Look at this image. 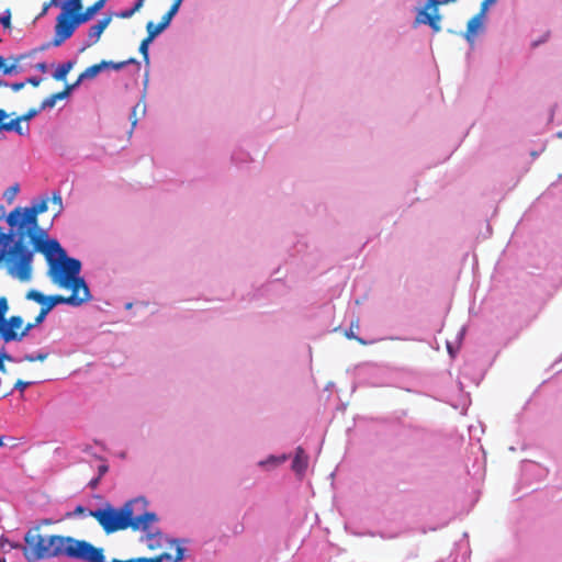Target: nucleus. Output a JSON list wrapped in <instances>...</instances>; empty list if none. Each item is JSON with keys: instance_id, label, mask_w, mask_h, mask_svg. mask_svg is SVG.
<instances>
[{"instance_id": "obj_1", "label": "nucleus", "mask_w": 562, "mask_h": 562, "mask_svg": "<svg viewBox=\"0 0 562 562\" xmlns=\"http://www.w3.org/2000/svg\"><path fill=\"white\" fill-rule=\"evenodd\" d=\"M24 541L23 554L29 562L61 555L80 561L97 558L90 542L57 535L45 537L40 533V528L30 529Z\"/></svg>"}, {"instance_id": "obj_2", "label": "nucleus", "mask_w": 562, "mask_h": 562, "mask_svg": "<svg viewBox=\"0 0 562 562\" xmlns=\"http://www.w3.org/2000/svg\"><path fill=\"white\" fill-rule=\"evenodd\" d=\"M146 505L144 498H136L126 502L120 508L106 504L102 508L91 510L89 515L99 522L108 535L128 528L134 531H146L153 522L157 521L156 514L147 512Z\"/></svg>"}, {"instance_id": "obj_3", "label": "nucleus", "mask_w": 562, "mask_h": 562, "mask_svg": "<svg viewBox=\"0 0 562 562\" xmlns=\"http://www.w3.org/2000/svg\"><path fill=\"white\" fill-rule=\"evenodd\" d=\"M44 236V233L37 234L36 231H32V227H26L25 232H20L14 244H10L9 260L16 261L20 280L26 281L31 278V262L34 251L42 252L49 267L59 258L65 257L66 251L60 244L56 239H45Z\"/></svg>"}, {"instance_id": "obj_4", "label": "nucleus", "mask_w": 562, "mask_h": 562, "mask_svg": "<svg viewBox=\"0 0 562 562\" xmlns=\"http://www.w3.org/2000/svg\"><path fill=\"white\" fill-rule=\"evenodd\" d=\"M82 10V0H65L61 13L56 19L55 35L52 42L33 49V53L43 52L50 46H60L71 37L76 29L81 24L75 13Z\"/></svg>"}, {"instance_id": "obj_5", "label": "nucleus", "mask_w": 562, "mask_h": 562, "mask_svg": "<svg viewBox=\"0 0 562 562\" xmlns=\"http://www.w3.org/2000/svg\"><path fill=\"white\" fill-rule=\"evenodd\" d=\"M9 311V303L5 296H0V339L4 344L12 341H22L29 333L37 326L34 322L24 325V321L19 315L5 318Z\"/></svg>"}, {"instance_id": "obj_6", "label": "nucleus", "mask_w": 562, "mask_h": 562, "mask_svg": "<svg viewBox=\"0 0 562 562\" xmlns=\"http://www.w3.org/2000/svg\"><path fill=\"white\" fill-rule=\"evenodd\" d=\"M80 270L81 262L65 254L64 258H59L49 267V276L53 282L60 288H75L77 281H85L83 278L79 277Z\"/></svg>"}, {"instance_id": "obj_7", "label": "nucleus", "mask_w": 562, "mask_h": 562, "mask_svg": "<svg viewBox=\"0 0 562 562\" xmlns=\"http://www.w3.org/2000/svg\"><path fill=\"white\" fill-rule=\"evenodd\" d=\"M48 209V201L42 200L34 204L32 207H26L22 212L20 207L14 209L10 212L7 217V222L10 227H16V234L25 232L26 227H32V231L37 229V215L46 212Z\"/></svg>"}, {"instance_id": "obj_8", "label": "nucleus", "mask_w": 562, "mask_h": 562, "mask_svg": "<svg viewBox=\"0 0 562 562\" xmlns=\"http://www.w3.org/2000/svg\"><path fill=\"white\" fill-rule=\"evenodd\" d=\"M71 289V295L64 296L59 294L49 295L50 306L55 307L58 304H68L72 306H80L91 299L89 288L86 281H77L75 288Z\"/></svg>"}, {"instance_id": "obj_9", "label": "nucleus", "mask_w": 562, "mask_h": 562, "mask_svg": "<svg viewBox=\"0 0 562 562\" xmlns=\"http://www.w3.org/2000/svg\"><path fill=\"white\" fill-rule=\"evenodd\" d=\"M13 241V233H0V263L4 262L8 272L18 278L19 267L16 261L9 260L10 258V244Z\"/></svg>"}, {"instance_id": "obj_10", "label": "nucleus", "mask_w": 562, "mask_h": 562, "mask_svg": "<svg viewBox=\"0 0 562 562\" xmlns=\"http://www.w3.org/2000/svg\"><path fill=\"white\" fill-rule=\"evenodd\" d=\"M8 119L9 114L4 110L0 109V132H15L19 135H25L29 133V125H26V127L23 128L21 124L22 119L20 116L11 119L10 121H8V123H3V120Z\"/></svg>"}, {"instance_id": "obj_11", "label": "nucleus", "mask_w": 562, "mask_h": 562, "mask_svg": "<svg viewBox=\"0 0 562 562\" xmlns=\"http://www.w3.org/2000/svg\"><path fill=\"white\" fill-rule=\"evenodd\" d=\"M113 18V14H108L104 18H102L100 21H98L95 24L90 26L88 37L91 40V44H95L101 34L104 32V30L109 26Z\"/></svg>"}, {"instance_id": "obj_12", "label": "nucleus", "mask_w": 562, "mask_h": 562, "mask_svg": "<svg viewBox=\"0 0 562 562\" xmlns=\"http://www.w3.org/2000/svg\"><path fill=\"white\" fill-rule=\"evenodd\" d=\"M25 299L38 303L41 305V312L45 313L46 315L54 308L50 306V297L44 295L37 290L32 289L27 291Z\"/></svg>"}, {"instance_id": "obj_13", "label": "nucleus", "mask_w": 562, "mask_h": 562, "mask_svg": "<svg viewBox=\"0 0 562 562\" xmlns=\"http://www.w3.org/2000/svg\"><path fill=\"white\" fill-rule=\"evenodd\" d=\"M33 54L34 53L32 50L29 54H21V55H16V56H11L10 57V60H12L11 65H7L4 58L2 56H0V70H2V72L4 75H10V74H13V72H18L19 71L18 66H19L20 61H22L26 57L32 56Z\"/></svg>"}, {"instance_id": "obj_14", "label": "nucleus", "mask_w": 562, "mask_h": 562, "mask_svg": "<svg viewBox=\"0 0 562 562\" xmlns=\"http://www.w3.org/2000/svg\"><path fill=\"white\" fill-rule=\"evenodd\" d=\"M308 465V457L302 447H297L292 462V469L295 473L302 475Z\"/></svg>"}, {"instance_id": "obj_15", "label": "nucleus", "mask_w": 562, "mask_h": 562, "mask_svg": "<svg viewBox=\"0 0 562 562\" xmlns=\"http://www.w3.org/2000/svg\"><path fill=\"white\" fill-rule=\"evenodd\" d=\"M108 68L106 60H102L99 64H94L88 68H86L78 77V79L75 81L78 86L80 82H82L86 79H93L95 78L103 69Z\"/></svg>"}, {"instance_id": "obj_16", "label": "nucleus", "mask_w": 562, "mask_h": 562, "mask_svg": "<svg viewBox=\"0 0 562 562\" xmlns=\"http://www.w3.org/2000/svg\"><path fill=\"white\" fill-rule=\"evenodd\" d=\"M484 14H485V12H482V9H481L480 12L476 15H474L472 19H470V21L468 22L465 38L469 42L472 41V35L475 34L479 29H481Z\"/></svg>"}, {"instance_id": "obj_17", "label": "nucleus", "mask_w": 562, "mask_h": 562, "mask_svg": "<svg viewBox=\"0 0 562 562\" xmlns=\"http://www.w3.org/2000/svg\"><path fill=\"white\" fill-rule=\"evenodd\" d=\"M182 2H183V0H172L171 7L162 15V18H161L159 23H160L161 26H164L165 30L170 25L171 20L178 13Z\"/></svg>"}, {"instance_id": "obj_18", "label": "nucleus", "mask_w": 562, "mask_h": 562, "mask_svg": "<svg viewBox=\"0 0 562 562\" xmlns=\"http://www.w3.org/2000/svg\"><path fill=\"white\" fill-rule=\"evenodd\" d=\"M182 2H183V0H172L171 7L162 15V18H161L159 23H160L161 26H164L165 30L170 25L171 20L178 13Z\"/></svg>"}, {"instance_id": "obj_19", "label": "nucleus", "mask_w": 562, "mask_h": 562, "mask_svg": "<svg viewBox=\"0 0 562 562\" xmlns=\"http://www.w3.org/2000/svg\"><path fill=\"white\" fill-rule=\"evenodd\" d=\"M102 9V3L100 1H95L92 5L88 7L86 11H77L75 15L79 20V22L86 23L89 21L98 11Z\"/></svg>"}, {"instance_id": "obj_20", "label": "nucleus", "mask_w": 562, "mask_h": 562, "mask_svg": "<svg viewBox=\"0 0 562 562\" xmlns=\"http://www.w3.org/2000/svg\"><path fill=\"white\" fill-rule=\"evenodd\" d=\"M75 63L69 60L66 61L57 67L55 72L53 74V78L57 81H64L66 80L67 75L72 69Z\"/></svg>"}, {"instance_id": "obj_21", "label": "nucleus", "mask_w": 562, "mask_h": 562, "mask_svg": "<svg viewBox=\"0 0 562 562\" xmlns=\"http://www.w3.org/2000/svg\"><path fill=\"white\" fill-rule=\"evenodd\" d=\"M147 36L149 40L154 41L161 32L165 31L164 26L160 23H154L153 21L147 22L146 24Z\"/></svg>"}, {"instance_id": "obj_22", "label": "nucleus", "mask_w": 562, "mask_h": 562, "mask_svg": "<svg viewBox=\"0 0 562 562\" xmlns=\"http://www.w3.org/2000/svg\"><path fill=\"white\" fill-rule=\"evenodd\" d=\"M353 328H359V323H358V321H356V322H352V323H351V326H350L349 330H347V331H346V334H345V335H346V337H347L348 339H355V340H357V341H358L359 344H361V345H367V341H366V340H363L362 338H360V337H358V336H356V335H355V333H353Z\"/></svg>"}, {"instance_id": "obj_23", "label": "nucleus", "mask_w": 562, "mask_h": 562, "mask_svg": "<svg viewBox=\"0 0 562 562\" xmlns=\"http://www.w3.org/2000/svg\"><path fill=\"white\" fill-rule=\"evenodd\" d=\"M153 41L148 37H145L139 45V53L142 54L144 60L146 64L149 63V55H148V46Z\"/></svg>"}, {"instance_id": "obj_24", "label": "nucleus", "mask_w": 562, "mask_h": 562, "mask_svg": "<svg viewBox=\"0 0 562 562\" xmlns=\"http://www.w3.org/2000/svg\"><path fill=\"white\" fill-rule=\"evenodd\" d=\"M106 64H108V68H112L114 70H120V69L124 68L128 64H138V63H137V60L135 58H130L127 60L120 61V63H114V61H108L106 60Z\"/></svg>"}, {"instance_id": "obj_25", "label": "nucleus", "mask_w": 562, "mask_h": 562, "mask_svg": "<svg viewBox=\"0 0 562 562\" xmlns=\"http://www.w3.org/2000/svg\"><path fill=\"white\" fill-rule=\"evenodd\" d=\"M76 87H78V85L76 82H74L71 85H67L63 91L53 93V95L56 99V101L63 100V99L67 98L69 95L70 91L72 89H75Z\"/></svg>"}, {"instance_id": "obj_26", "label": "nucleus", "mask_w": 562, "mask_h": 562, "mask_svg": "<svg viewBox=\"0 0 562 562\" xmlns=\"http://www.w3.org/2000/svg\"><path fill=\"white\" fill-rule=\"evenodd\" d=\"M4 361H13L11 355H9L4 347L0 348V371L5 372L7 368L4 366Z\"/></svg>"}, {"instance_id": "obj_27", "label": "nucleus", "mask_w": 562, "mask_h": 562, "mask_svg": "<svg viewBox=\"0 0 562 562\" xmlns=\"http://www.w3.org/2000/svg\"><path fill=\"white\" fill-rule=\"evenodd\" d=\"M19 192V184H13L10 188H8L4 192V198L9 203H12V201L15 199L16 194Z\"/></svg>"}, {"instance_id": "obj_28", "label": "nucleus", "mask_w": 562, "mask_h": 562, "mask_svg": "<svg viewBox=\"0 0 562 562\" xmlns=\"http://www.w3.org/2000/svg\"><path fill=\"white\" fill-rule=\"evenodd\" d=\"M48 357V353H37V355H25L24 360L27 362H35V361H44Z\"/></svg>"}, {"instance_id": "obj_29", "label": "nucleus", "mask_w": 562, "mask_h": 562, "mask_svg": "<svg viewBox=\"0 0 562 562\" xmlns=\"http://www.w3.org/2000/svg\"><path fill=\"white\" fill-rule=\"evenodd\" d=\"M56 99L54 98L53 94H50L49 97H47L45 100H43L41 106H40V110H45L47 108H53L55 104H56Z\"/></svg>"}, {"instance_id": "obj_30", "label": "nucleus", "mask_w": 562, "mask_h": 562, "mask_svg": "<svg viewBox=\"0 0 562 562\" xmlns=\"http://www.w3.org/2000/svg\"><path fill=\"white\" fill-rule=\"evenodd\" d=\"M135 14L134 10L131 8V9H127V10H123V11H120V12H116L114 13V15L117 18V19H130L132 18L133 15Z\"/></svg>"}, {"instance_id": "obj_31", "label": "nucleus", "mask_w": 562, "mask_h": 562, "mask_svg": "<svg viewBox=\"0 0 562 562\" xmlns=\"http://www.w3.org/2000/svg\"><path fill=\"white\" fill-rule=\"evenodd\" d=\"M40 112V109H30L25 114L21 115L20 117L22 119V121H29L36 116Z\"/></svg>"}, {"instance_id": "obj_32", "label": "nucleus", "mask_w": 562, "mask_h": 562, "mask_svg": "<svg viewBox=\"0 0 562 562\" xmlns=\"http://www.w3.org/2000/svg\"><path fill=\"white\" fill-rule=\"evenodd\" d=\"M31 384H32V382H27V381H23V380H18L15 382V384H14V387L23 392Z\"/></svg>"}, {"instance_id": "obj_33", "label": "nucleus", "mask_w": 562, "mask_h": 562, "mask_svg": "<svg viewBox=\"0 0 562 562\" xmlns=\"http://www.w3.org/2000/svg\"><path fill=\"white\" fill-rule=\"evenodd\" d=\"M52 203L55 204L58 207V211L61 209V196L59 193H54L52 198Z\"/></svg>"}, {"instance_id": "obj_34", "label": "nucleus", "mask_w": 562, "mask_h": 562, "mask_svg": "<svg viewBox=\"0 0 562 562\" xmlns=\"http://www.w3.org/2000/svg\"><path fill=\"white\" fill-rule=\"evenodd\" d=\"M65 1L61 0H49L46 2V9H49L50 7H60L64 4Z\"/></svg>"}, {"instance_id": "obj_35", "label": "nucleus", "mask_w": 562, "mask_h": 562, "mask_svg": "<svg viewBox=\"0 0 562 562\" xmlns=\"http://www.w3.org/2000/svg\"><path fill=\"white\" fill-rule=\"evenodd\" d=\"M497 0H483L481 3L482 12H486L487 8L494 4Z\"/></svg>"}, {"instance_id": "obj_36", "label": "nucleus", "mask_w": 562, "mask_h": 562, "mask_svg": "<svg viewBox=\"0 0 562 562\" xmlns=\"http://www.w3.org/2000/svg\"><path fill=\"white\" fill-rule=\"evenodd\" d=\"M26 82H14V83H11L10 85V88L13 90V91H20L21 89H23L25 87Z\"/></svg>"}, {"instance_id": "obj_37", "label": "nucleus", "mask_w": 562, "mask_h": 562, "mask_svg": "<svg viewBox=\"0 0 562 562\" xmlns=\"http://www.w3.org/2000/svg\"><path fill=\"white\" fill-rule=\"evenodd\" d=\"M0 22L2 23V25L4 27H10L11 26V16H10V13L5 16H2L0 18Z\"/></svg>"}, {"instance_id": "obj_38", "label": "nucleus", "mask_w": 562, "mask_h": 562, "mask_svg": "<svg viewBox=\"0 0 562 562\" xmlns=\"http://www.w3.org/2000/svg\"><path fill=\"white\" fill-rule=\"evenodd\" d=\"M41 81H42L41 78L31 77V78L26 79L25 82L32 85L33 87H37V86H40Z\"/></svg>"}, {"instance_id": "obj_39", "label": "nucleus", "mask_w": 562, "mask_h": 562, "mask_svg": "<svg viewBox=\"0 0 562 562\" xmlns=\"http://www.w3.org/2000/svg\"><path fill=\"white\" fill-rule=\"evenodd\" d=\"M137 106H138V104L133 108L132 114L130 116V120L132 122V128H134L136 126V123H137V119H136V109H137Z\"/></svg>"}, {"instance_id": "obj_40", "label": "nucleus", "mask_w": 562, "mask_h": 562, "mask_svg": "<svg viewBox=\"0 0 562 562\" xmlns=\"http://www.w3.org/2000/svg\"><path fill=\"white\" fill-rule=\"evenodd\" d=\"M146 0H136L134 5L132 7V9L134 10V12H138L143 7H144V3H145Z\"/></svg>"}, {"instance_id": "obj_41", "label": "nucleus", "mask_w": 562, "mask_h": 562, "mask_svg": "<svg viewBox=\"0 0 562 562\" xmlns=\"http://www.w3.org/2000/svg\"><path fill=\"white\" fill-rule=\"evenodd\" d=\"M46 316H47V315H46L45 313H43V312H41V311H40L38 315H37V316L35 317V319H34V323H35L36 325L42 324V323L44 322V319H45V317H46Z\"/></svg>"}, {"instance_id": "obj_42", "label": "nucleus", "mask_w": 562, "mask_h": 562, "mask_svg": "<svg viewBox=\"0 0 562 562\" xmlns=\"http://www.w3.org/2000/svg\"><path fill=\"white\" fill-rule=\"evenodd\" d=\"M36 69L40 70L41 72H46L47 71V65L45 63H38L36 65Z\"/></svg>"}, {"instance_id": "obj_43", "label": "nucleus", "mask_w": 562, "mask_h": 562, "mask_svg": "<svg viewBox=\"0 0 562 562\" xmlns=\"http://www.w3.org/2000/svg\"><path fill=\"white\" fill-rule=\"evenodd\" d=\"M85 512H86L85 507H83V506H81V505H78V506L75 508V510H74L72 515H81V514H83Z\"/></svg>"}, {"instance_id": "obj_44", "label": "nucleus", "mask_w": 562, "mask_h": 562, "mask_svg": "<svg viewBox=\"0 0 562 562\" xmlns=\"http://www.w3.org/2000/svg\"><path fill=\"white\" fill-rule=\"evenodd\" d=\"M5 215V209L4 206L0 205V220H2Z\"/></svg>"}, {"instance_id": "obj_45", "label": "nucleus", "mask_w": 562, "mask_h": 562, "mask_svg": "<svg viewBox=\"0 0 562 562\" xmlns=\"http://www.w3.org/2000/svg\"><path fill=\"white\" fill-rule=\"evenodd\" d=\"M106 471H108V468L105 465H101L99 468V472H100L101 475L104 474Z\"/></svg>"}, {"instance_id": "obj_46", "label": "nucleus", "mask_w": 562, "mask_h": 562, "mask_svg": "<svg viewBox=\"0 0 562 562\" xmlns=\"http://www.w3.org/2000/svg\"><path fill=\"white\" fill-rule=\"evenodd\" d=\"M48 9H46V3L44 4L42 12L40 13V16H43L47 13Z\"/></svg>"}, {"instance_id": "obj_47", "label": "nucleus", "mask_w": 562, "mask_h": 562, "mask_svg": "<svg viewBox=\"0 0 562 562\" xmlns=\"http://www.w3.org/2000/svg\"><path fill=\"white\" fill-rule=\"evenodd\" d=\"M0 86L1 87H10V85L7 81H4V80L0 81Z\"/></svg>"}, {"instance_id": "obj_48", "label": "nucleus", "mask_w": 562, "mask_h": 562, "mask_svg": "<svg viewBox=\"0 0 562 562\" xmlns=\"http://www.w3.org/2000/svg\"><path fill=\"white\" fill-rule=\"evenodd\" d=\"M90 484H91V486H95V485L98 484V480H93V481H91V483H90Z\"/></svg>"}, {"instance_id": "obj_49", "label": "nucleus", "mask_w": 562, "mask_h": 562, "mask_svg": "<svg viewBox=\"0 0 562 562\" xmlns=\"http://www.w3.org/2000/svg\"><path fill=\"white\" fill-rule=\"evenodd\" d=\"M3 446V437H0V447Z\"/></svg>"}]
</instances>
